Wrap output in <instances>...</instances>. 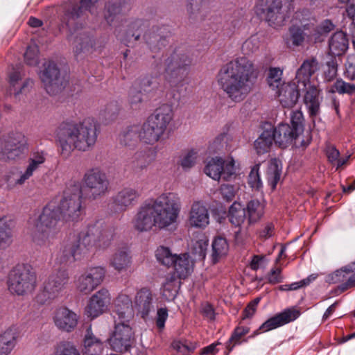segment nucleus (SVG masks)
<instances>
[{"label": "nucleus", "mask_w": 355, "mask_h": 355, "mask_svg": "<svg viewBox=\"0 0 355 355\" xmlns=\"http://www.w3.org/2000/svg\"><path fill=\"white\" fill-rule=\"evenodd\" d=\"M180 211L179 196L173 192L163 193L146 200L139 207L132 225L139 232H149L153 227L167 230L176 225Z\"/></svg>", "instance_id": "obj_1"}, {"label": "nucleus", "mask_w": 355, "mask_h": 355, "mask_svg": "<svg viewBox=\"0 0 355 355\" xmlns=\"http://www.w3.org/2000/svg\"><path fill=\"white\" fill-rule=\"evenodd\" d=\"M259 75L252 60L236 57L221 67L216 79L220 88L235 103L243 101L250 93Z\"/></svg>", "instance_id": "obj_2"}, {"label": "nucleus", "mask_w": 355, "mask_h": 355, "mask_svg": "<svg viewBox=\"0 0 355 355\" xmlns=\"http://www.w3.org/2000/svg\"><path fill=\"white\" fill-rule=\"evenodd\" d=\"M97 137V124L92 118H86L79 122H63L55 132L60 153L64 159L68 158L75 149L83 152L92 149Z\"/></svg>", "instance_id": "obj_3"}, {"label": "nucleus", "mask_w": 355, "mask_h": 355, "mask_svg": "<svg viewBox=\"0 0 355 355\" xmlns=\"http://www.w3.org/2000/svg\"><path fill=\"white\" fill-rule=\"evenodd\" d=\"M155 256L159 263L174 270V273L167 277L162 288L163 297L171 301L180 288V279L187 278L192 272L193 263L187 253L173 254L168 248L164 246L157 248Z\"/></svg>", "instance_id": "obj_4"}, {"label": "nucleus", "mask_w": 355, "mask_h": 355, "mask_svg": "<svg viewBox=\"0 0 355 355\" xmlns=\"http://www.w3.org/2000/svg\"><path fill=\"white\" fill-rule=\"evenodd\" d=\"M191 58L181 47L175 48L164 60V79L166 87L180 93L189 84Z\"/></svg>", "instance_id": "obj_5"}, {"label": "nucleus", "mask_w": 355, "mask_h": 355, "mask_svg": "<svg viewBox=\"0 0 355 355\" xmlns=\"http://www.w3.org/2000/svg\"><path fill=\"white\" fill-rule=\"evenodd\" d=\"M294 10L293 0H259L254 12L274 28L284 26Z\"/></svg>", "instance_id": "obj_6"}, {"label": "nucleus", "mask_w": 355, "mask_h": 355, "mask_svg": "<svg viewBox=\"0 0 355 355\" xmlns=\"http://www.w3.org/2000/svg\"><path fill=\"white\" fill-rule=\"evenodd\" d=\"M62 218L57 209V202L51 201L44 209L36 225L33 241L37 245L49 244L57 232L58 221Z\"/></svg>", "instance_id": "obj_7"}, {"label": "nucleus", "mask_w": 355, "mask_h": 355, "mask_svg": "<svg viewBox=\"0 0 355 355\" xmlns=\"http://www.w3.org/2000/svg\"><path fill=\"white\" fill-rule=\"evenodd\" d=\"M37 284L36 273L28 264L17 265L9 273L8 286L11 293L24 295L32 293Z\"/></svg>", "instance_id": "obj_8"}, {"label": "nucleus", "mask_w": 355, "mask_h": 355, "mask_svg": "<svg viewBox=\"0 0 355 355\" xmlns=\"http://www.w3.org/2000/svg\"><path fill=\"white\" fill-rule=\"evenodd\" d=\"M68 282L69 275L67 270H59L53 272L44 282L35 297V302L40 305L51 303L62 294Z\"/></svg>", "instance_id": "obj_9"}, {"label": "nucleus", "mask_w": 355, "mask_h": 355, "mask_svg": "<svg viewBox=\"0 0 355 355\" xmlns=\"http://www.w3.org/2000/svg\"><path fill=\"white\" fill-rule=\"evenodd\" d=\"M57 209L62 219L74 220L79 218L82 212V191L78 185L67 188L62 195Z\"/></svg>", "instance_id": "obj_10"}, {"label": "nucleus", "mask_w": 355, "mask_h": 355, "mask_svg": "<svg viewBox=\"0 0 355 355\" xmlns=\"http://www.w3.org/2000/svg\"><path fill=\"white\" fill-rule=\"evenodd\" d=\"M83 183L89 190V198L96 200L105 196L110 182L106 173L100 167L88 169L83 176Z\"/></svg>", "instance_id": "obj_11"}, {"label": "nucleus", "mask_w": 355, "mask_h": 355, "mask_svg": "<svg viewBox=\"0 0 355 355\" xmlns=\"http://www.w3.org/2000/svg\"><path fill=\"white\" fill-rule=\"evenodd\" d=\"M28 149V139L21 132H12L4 140L3 147L0 151L2 160H15L19 158Z\"/></svg>", "instance_id": "obj_12"}, {"label": "nucleus", "mask_w": 355, "mask_h": 355, "mask_svg": "<svg viewBox=\"0 0 355 355\" xmlns=\"http://www.w3.org/2000/svg\"><path fill=\"white\" fill-rule=\"evenodd\" d=\"M302 12L297 11L292 19V25L288 28V35L284 37V41L288 47L302 46L306 38L311 34L314 29L313 25L301 19Z\"/></svg>", "instance_id": "obj_13"}, {"label": "nucleus", "mask_w": 355, "mask_h": 355, "mask_svg": "<svg viewBox=\"0 0 355 355\" xmlns=\"http://www.w3.org/2000/svg\"><path fill=\"white\" fill-rule=\"evenodd\" d=\"M205 173L214 180L222 178L230 181L236 176L235 162L232 157L224 160L220 157L211 158L205 167Z\"/></svg>", "instance_id": "obj_14"}, {"label": "nucleus", "mask_w": 355, "mask_h": 355, "mask_svg": "<svg viewBox=\"0 0 355 355\" xmlns=\"http://www.w3.org/2000/svg\"><path fill=\"white\" fill-rule=\"evenodd\" d=\"M129 323L130 322L115 320L114 330L108 340L113 350L125 352L131 347L134 342V332Z\"/></svg>", "instance_id": "obj_15"}, {"label": "nucleus", "mask_w": 355, "mask_h": 355, "mask_svg": "<svg viewBox=\"0 0 355 355\" xmlns=\"http://www.w3.org/2000/svg\"><path fill=\"white\" fill-rule=\"evenodd\" d=\"M105 270L102 267L91 268L77 277L75 286L77 291L88 295L103 282Z\"/></svg>", "instance_id": "obj_16"}, {"label": "nucleus", "mask_w": 355, "mask_h": 355, "mask_svg": "<svg viewBox=\"0 0 355 355\" xmlns=\"http://www.w3.org/2000/svg\"><path fill=\"white\" fill-rule=\"evenodd\" d=\"M40 76L46 92L50 95L56 94L65 87L66 80L60 76L59 69L53 62L45 64Z\"/></svg>", "instance_id": "obj_17"}, {"label": "nucleus", "mask_w": 355, "mask_h": 355, "mask_svg": "<svg viewBox=\"0 0 355 355\" xmlns=\"http://www.w3.org/2000/svg\"><path fill=\"white\" fill-rule=\"evenodd\" d=\"M87 229H95L90 237L94 242L95 250H105L110 247L116 239V229L112 227H105L103 223L96 221L89 224Z\"/></svg>", "instance_id": "obj_18"}, {"label": "nucleus", "mask_w": 355, "mask_h": 355, "mask_svg": "<svg viewBox=\"0 0 355 355\" xmlns=\"http://www.w3.org/2000/svg\"><path fill=\"white\" fill-rule=\"evenodd\" d=\"M272 130L275 142L282 148H285L293 144L296 146L304 147L310 142V139H308L306 142L301 140L297 144L300 135L287 123H280Z\"/></svg>", "instance_id": "obj_19"}, {"label": "nucleus", "mask_w": 355, "mask_h": 355, "mask_svg": "<svg viewBox=\"0 0 355 355\" xmlns=\"http://www.w3.org/2000/svg\"><path fill=\"white\" fill-rule=\"evenodd\" d=\"M132 293L125 289L121 291L114 299L113 311L117 316V321L130 322L134 317L132 300Z\"/></svg>", "instance_id": "obj_20"}, {"label": "nucleus", "mask_w": 355, "mask_h": 355, "mask_svg": "<svg viewBox=\"0 0 355 355\" xmlns=\"http://www.w3.org/2000/svg\"><path fill=\"white\" fill-rule=\"evenodd\" d=\"M110 301L109 291L104 288L100 289L89 298L85 308V314L91 318H97L107 309Z\"/></svg>", "instance_id": "obj_21"}, {"label": "nucleus", "mask_w": 355, "mask_h": 355, "mask_svg": "<svg viewBox=\"0 0 355 355\" xmlns=\"http://www.w3.org/2000/svg\"><path fill=\"white\" fill-rule=\"evenodd\" d=\"M53 320L60 330L71 332L78 325L79 316L67 307H60L55 311Z\"/></svg>", "instance_id": "obj_22"}, {"label": "nucleus", "mask_w": 355, "mask_h": 355, "mask_svg": "<svg viewBox=\"0 0 355 355\" xmlns=\"http://www.w3.org/2000/svg\"><path fill=\"white\" fill-rule=\"evenodd\" d=\"M300 315V311L295 308L286 309L280 313L275 315V316L269 318L265 322H263L259 327V329L255 332V334H258V331L262 332H266L279 327H282L286 324L294 321Z\"/></svg>", "instance_id": "obj_23"}, {"label": "nucleus", "mask_w": 355, "mask_h": 355, "mask_svg": "<svg viewBox=\"0 0 355 355\" xmlns=\"http://www.w3.org/2000/svg\"><path fill=\"white\" fill-rule=\"evenodd\" d=\"M94 232L95 229L86 228L80 232L77 241L70 245L73 253L74 260L80 259L90 252L95 250L94 242L90 237Z\"/></svg>", "instance_id": "obj_24"}, {"label": "nucleus", "mask_w": 355, "mask_h": 355, "mask_svg": "<svg viewBox=\"0 0 355 355\" xmlns=\"http://www.w3.org/2000/svg\"><path fill=\"white\" fill-rule=\"evenodd\" d=\"M98 0H80V6H74L72 0L69 1V6L66 8L62 22L71 31V28L76 24L78 17L83 15L85 10H89L92 12V8Z\"/></svg>", "instance_id": "obj_25"}, {"label": "nucleus", "mask_w": 355, "mask_h": 355, "mask_svg": "<svg viewBox=\"0 0 355 355\" xmlns=\"http://www.w3.org/2000/svg\"><path fill=\"white\" fill-rule=\"evenodd\" d=\"M173 118L174 112L172 106L164 104L157 108L148 117V119L151 122L152 125H155L165 135L168 127L173 121Z\"/></svg>", "instance_id": "obj_26"}, {"label": "nucleus", "mask_w": 355, "mask_h": 355, "mask_svg": "<svg viewBox=\"0 0 355 355\" xmlns=\"http://www.w3.org/2000/svg\"><path fill=\"white\" fill-rule=\"evenodd\" d=\"M189 222L191 227L205 228L209 223V214L206 205L202 201L194 202L191 207Z\"/></svg>", "instance_id": "obj_27"}, {"label": "nucleus", "mask_w": 355, "mask_h": 355, "mask_svg": "<svg viewBox=\"0 0 355 355\" xmlns=\"http://www.w3.org/2000/svg\"><path fill=\"white\" fill-rule=\"evenodd\" d=\"M47 153L44 150H35L31 153L28 159V165L24 172L21 173L20 177L16 180L15 184H23L31 177L34 172L38 170L41 166L46 162Z\"/></svg>", "instance_id": "obj_28"}, {"label": "nucleus", "mask_w": 355, "mask_h": 355, "mask_svg": "<svg viewBox=\"0 0 355 355\" xmlns=\"http://www.w3.org/2000/svg\"><path fill=\"white\" fill-rule=\"evenodd\" d=\"M304 89L299 87L296 81L284 85L276 91L282 105L284 107H293L298 101L300 92Z\"/></svg>", "instance_id": "obj_29"}, {"label": "nucleus", "mask_w": 355, "mask_h": 355, "mask_svg": "<svg viewBox=\"0 0 355 355\" xmlns=\"http://www.w3.org/2000/svg\"><path fill=\"white\" fill-rule=\"evenodd\" d=\"M319 69L316 58H311L305 60L296 72L295 81L299 83V87L306 89L311 84V77Z\"/></svg>", "instance_id": "obj_30"}, {"label": "nucleus", "mask_w": 355, "mask_h": 355, "mask_svg": "<svg viewBox=\"0 0 355 355\" xmlns=\"http://www.w3.org/2000/svg\"><path fill=\"white\" fill-rule=\"evenodd\" d=\"M139 196V192L137 189L125 187L113 197V203L118 210L123 211L136 204Z\"/></svg>", "instance_id": "obj_31"}, {"label": "nucleus", "mask_w": 355, "mask_h": 355, "mask_svg": "<svg viewBox=\"0 0 355 355\" xmlns=\"http://www.w3.org/2000/svg\"><path fill=\"white\" fill-rule=\"evenodd\" d=\"M21 75L19 71H15L9 76V95H13L16 99L20 100L21 96L26 95L33 86V81L31 79H26L20 82Z\"/></svg>", "instance_id": "obj_32"}, {"label": "nucleus", "mask_w": 355, "mask_h": 355, "mask_svg": "<svg viewBox=\"0 0 355 355\" xmlns=\"http://www.w3.org/2000/svg\"><path fill=\"white\" fill-rule=\"evenodd\" d=\"M19 332L15 327H9L0 334V355H10L17 346Z\"/></svg>", "instance_id": "obj_33"}, {"label": "nucleus", "mask_w": 355, "mask_h": 355, "mask_svg": "<svg viewBox=\"0 0 355 355\" xmlns=\"http://www.w3.org/2000/svg\"><path fill=\"white\" fill-rule=\"evenodd\" d=\"M164 137V135L155 125H152L148 119L142 124L139 132L140 141L149 145L155 144L163 139Z\"/></svg>", "instance_id": "obj_34"}, {"label": "nucleus", "mask_w": 355, "mask_h": 355, "mask_svg": "<svg viewBox=\"0 0 355 355\" xmlns=\"http://www.w3.org/2000/svg\"><path fill=\"white\" fill-rule=\"evenodd\" d=\"M104 349L103 342L92 333L89 327L83 340V352L85 355H101Z\"/></svg>", "instance_id": "obj_35"}, {"label": "nucleus", "mask_w": 355, "mask_h": 355, "mask_svg": "<svg viewBox=\"0 0 355 355\" xmlns=\"http://www.w3.org/2000/svg\"><path fill=\"white\" fill-rule=\"evenodd\" d=\"M152 300V293L149 289L143 288L137 293L134 304L143 318L147 317L150 312L153 308Z\"/></svg>", "instance_id": "obj_36"}, {"label": "nucleus", "mask_w": 355, "mask_h": 355, "mask_svg": "<svg viewBox=\"0 0 355 355\" xmlns=\"http://www.w3.org/2000/svg\"><path fill=\"white\" fill-rule=\"evenodd\" d=\"M132 258L127 248L116 250L110 259V265L119 272L126 271L131 266Z\"/></svg>", "instance_id": "obj_37"}, {"label": "nucleus", "mask_w": 355, "mask_h": 355, "mask_svg": "<svg viewBox=\"0 0 355 355\" xmlns=\"http://www.w3.org/2000/svg\"><path fill=\"white\" fill-rule=\"evenodd\" d=\"M303 91L305 92L304 103L311 116H316L320 110L319 90L316 86L309 85Z\"/></svg>", "instance_id": "obj_38"}, {"label": "nucleus", "mask_w": 355, "mask_h": 355, "mask_svg": "<svg viewBox=\"0 0 355 355\" xmlns=\"http://www.w3.org/2000/svg\"><path fill=\"white\" fill-rule=\"evenodd\" d=\"M348 48V40L343 31L336 32L329 42V53L333 56L343 55Z\"/></svg>", "instance_id": "obj_39"}, {"label": "nucleus", "mask_w": 355, "mask_h": 355, "mask_svg": "<svg viewBox=\"0 0 355 355\" xmlns=\"http://www.w3.org/2000/svg\"><path fill=\"white\" fill-rule=\"evenodd\" d=\"M336 277L340 282L338 289L344 292L349 288L355 287V268L352 266L345 267L344 269L337 270Z\"/></svg>", "instance_id": "obj_40"}, {"label": "nucleus", "mask_w": 355, "mask_h": 355, "mask_svg": "<svg viewBox=\"0 0 355 355\" xmlns=\"http://www.w3.org/2000/svg\"><path fill=\"white\" fill-rule=\"evenodd\" d=\"M152 163L149 154L144 151H137L132 156L128 166L135 173H140L146 170Z\"/></svg>", "instance_id": "obj_41"}, {"label": "nucleus", "mask_w": 355, "mask_h": 355, "mask_svg": "<svg viewBox=\"0 0 355 355\" xmlns=\"http://www.w3.org/2000/svg\"><path fill=\"white\" fill-rule=\"evenodd\" d=\"M282 170V164L279 160L272 159L270 161L266 171V179L272 190L276 188L281 178Z\"/></svg>", "instance_id": "obj_42"}, {"label": "nucleus", "mask_w": 355, "mask_h": 355, "mask_svg": "<svg viewBox=\"0 0 355 355\" xmlns=\"http://www.w3.org/2000/svg\"><path fill=\"white\" fill-rule=\"evenodd\" d=\"M274 137L272 130H266L254 141V146L257 154L263 155L268 153L272 145Z\"/></svg>", "instance_id": "obj_43"}, {"label": "nucleus", "mask_w": 355, "mask_h": 355, "mask_svg": "<svg viewBox=\"0 0 355 355\" xmlns=\"http://www.w3.org/2000/svg\"><path fill=\"white\" fill-rule=\"evenodd\" d=\"M229 251V244L225 238L216 237L212 242V261L216 263L218 260L226 256Z\"/></svg>", "instance_id": "obj_44"}, {"label": "nucleus", "mask_w": 355, "mask_h": 355, "mask_svg": "<svg viewBox=\"0 0 355 355\" xmlns=\"http://www.w3.org/2000/svg\"><path fill=\"white\" fill-rule=\"evenodd\" d=\"M228 218L232 225L240 226L246 218L245 209L240 203L234 202L229 209Z\"/></svg>", "instance_id": "obj_45"}, {"label": "nucleus", "mask_w": 355, "mask_h": 355, "mask_svg": "<svg viewBox=\"0 0 355 355\" xmlns=\"http://www.w3.org/2000/svg\"><path fill=\"white\" fill-rule=\"evenodd\" d=\"M250 223L257 222L263 214V205L258 200H252L248 202L245 209Z\"/></svg>", "instance_id": "obj_46"}, {"label": "nucleus", "mask_w": 355, "mask_h": 355, "mask_svg": "<svg viewBox=\"0 0 355 355\" xmlns=\"http://www.w3.org/2000/svg\"><path fill=\"white\" fill-rule=\"evenodd\" d=\"M325 153L328 158L329 162L336 166V169H338L347 164L349 158V156L340 157L339 150L331 144H328L326 146Z\"/></svg>", "instance_id": "obj_47"}, {"label": "nucleus", "mask_w": 355, "mask_h": 355, "mask_svg": "<svg viewBox=\"0 0 355 355\" xmlns=\"http://www.w3.org/2000/svg\"><path fill=\"white\" fill-rule=\"evenodd\" d=\"M140 128L137 126H132L128 128L120 137V143L130 148H134L137 146V139Z\"/></svg>", "instance_id": "obj_48"}, {"label": "nucleus", "mask_w": 355, "mask_h": 355, "mask_svg": "<svg viewBox=\"0 0 355 355\" xmlns=\"http://www.w3.org/2000/svg\"><path fill=\"white\" fill-rule=\"evenodd\" d=\"M249 331L250 329L247 327L239 326L234 329L230 339L226 343V349L228 354L236 345H240L242 343L241 338L248 334Z\"/></svg>", "instance_id": "obj_49"}, {"label": "nucleus", "mask_w": 355, "mask_h": 355, "mask_svg": "<svg viewBox=\"0 0 355 355\" xmlns=\"http://www.w3.org/2000/svg\"><path fill=\"white\" fill-rule=\"evenodd\" d=\"M283 70L279 67L269 69L267 81L269 87L273 90H278L285 83L282 80Z\"/></svg>", "instance_id": "obj_50"}, {"label": "nucleus", "mask_w": 355, "mask_h": 355, "mask_svg": "<svg viewBox=\"0 0 355 355\" xmlns=\"http://www.w3.org/2000/svg\"><path fill=\"white\" fill-rule=\"evenodd\" d=\"M53 355H81V354L72 343L62 341L55 346Z\"/></svg>", "instance_id": "obj_51"}, {"label": "nucleus", "mask_w": 355, "mask_h": 355, "mask_svg": "<svg viewBox=\"0 0 355 355\" xmlns=\"http://www.w3.org/2000/svg\"><path fill=\"white\" fill-rule=\"evenodd\" d=\"M122 4L120 1L111 3L110 1L106 6L105 12V19L109 24H111L117 18L122 12Z\"/></svg>", "instance_id": "obj_52"}, {"label": "nucleus", "mask_w": 355, "mask_h": 355, "mask_svg": "<svg viewBox=\"0 0 355 355\" xmlns=\"http://www.w3.org/2000/svg\"><path fill=\"white\" fill-rule=\"evenodd\" d=\"M197 157L196 151L193 150H189L180 156L178 164L184 171H187L194 166Z\"/></svg>", "instance_id": "obj_53"}, {"label": "nucleus", "mask_w": 355, "mask_h": 355, "mask_svg": "<svg viewBox=\"0 0 355 355\" xmlns=\"http://www.w3.org/2000/svg\"><path fill=\"white\" fill-rule=\"evenodd\" d=\"M11 223V221H8L6 218H0V245L10 242L12 237Z\"/></svg>", "instance_id": "obj_54"}, {"label": "nucleus", "mask_w": 355, "mask_h": 355, "mask_svg": "<svg viewBox=\"0 0 355 355\" xmlns=\"http://www.w3.org/2000/svg\"><path fill=\"white\" fill-rule=\"evenodd\" d=\"M259 164H255L251 169V171L248 175V184L250 187L254 190L259 191L263 184L260 178L259 174Z\"/></svg>", "instance_id": "obj_55"}, {"label": "nucleus", "mask_w": 355, "mask_h": 355, "mask_svg": "<svg viewBox=\"0 0 355 355\" xmlns=\"http://www.w3.org/2000/svg\"><path fill=\"white\" fill-rule=\"evenodd\" d=\"M260 44V38L257 35H252L243 42L242 51L246 55L254 53L259 50Z\"/></svg>", "instance_id": "obj_56"}, {"label": "nucleus", "mask_w": 355, "mask_h": 355, "mask_svg": "<svg viewBox=\"0 0 355 355\" xmlns=\"http://www.w3.org/2000/svg\"><path fill=\"white\" fill-rule=\"evenodd\" d=\"M332 89L340 94H352L355 93V84L347 83L340 78L334 83Z\"/></svg>", "instance_id": "obj_57"}, {"label": "nucleus", "mask_w": 355, "mask_h": 355, "mask_svg": "<svg viewBox=\"0 0 355 355\" xmlns=\"http://www.w3.org/2000/svg\"><path fill=\"white\" fill-rule=\"evenodd\" d=\"M73 33H71V35L69 36V40L76 43L74 52L76 54H78L83 49L87 47L90 42V39L89 36L85 33H79L74 37L73 36Z\"/></svg>", "instance_id": "obj_58"}, {"label": "nucleus", "mask_w": 355, "mask_h": 355, "mask_svg": "<svg viewBox=\"0 0 355 355\" xmlns=\"http://www.w3.org/2000/svg\"><path fill=\"white\" fill-rule=\"evenodd\" d=\"M128 101L132 109H139L143 103V93L140 90L131 88L128 92Z\"/></svg>", "instance_id": "obj_59"}, {"label": "nucleus", "mask_w": 355, "mask_h": 355, "mask_svg": "<svg viewBox=\"0 0 355 355\" xmlns=\"http://www.w3.org/2000/svg\"><path fill=\"white\" fill-rule=\"evenodd\" d=\"M39 49L35 44L30 45L24 53V59L27 64L35 66L39 63Z\"/></svg>", "instance_id": "obj_60"}, {"label": "nucleus", "mask_w": 355, "mask_h": 355, "mask_svg": "<svg viewBox=\"0 0 355 355\" xmlns=\"http://www.w3.org/2000/svg\"><path fill=\"white\" fill-rule=\"evenodd\" d=\"M292 128L301 135L304 130V117L302 112L299 110L293 111L291 115Z\"/></svg>", "instance_id": "obj_61"}, {"label": "nucleus", "mask_w": 355, "mask_h": 355, "mask_svg": "<svg viewBox=\"0 0 355 355\" xmlns=\"http://www.w3.org/2000/svg\"><path fill=\"white\" fill-rule=\"evenodd\" d=\"M338 64L336 58H331L327 61L324 69V78L327 81H331L337 75Z\"/></svg>", "instance_id": "obj_62"}, {"label": "nucleus", "mask_w": 355, "mask_h": 355, "mask_svg": "<svg viewBox=\"0 0 355 355\" xmlns=\"http://www.w3.org/2000/svg\"><path fill=\"white\" fill-rule=\"evenodd\" d=\"M187 12L191 17L197 18L198 15L201 16L203 0H187Z\"/></svg>", "instance_id": "obj_63"}, {"label": "nucleus", "mask_w": 355, "mask_h": 355, "mask_svg": "<svg viewBox=\"0 0 355 355\" xmlns=\"http://www.w3.org/2000/svg\"><path fill=\"white\" fill-rule=\"evenodd\" d=\"M345 73L348 79L355 80V55H350L347 57Z\"/></svg>", "instance_id": "obj_64"}]
</instances>
